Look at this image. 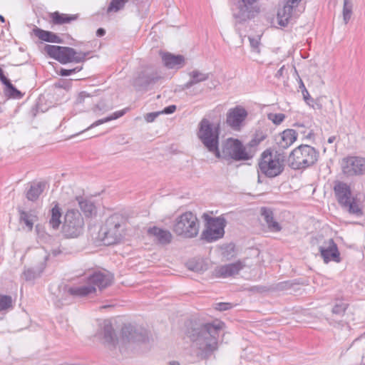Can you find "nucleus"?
<instances>
[{"label": "nucleus", "mask_w": 365, "mask_h": 365, "mask_svg": "<svg viewBox=\"0 0 365 365\" xmlns=\"http://www.w3.org/2000/svg\"><path fill=\"white\" fill-rule=\"evenodd\" d=\"M223 327V322L214 321L188 330L187 336L195 348L197 360L208 358L217 349V339Z\"/></svg>", "instance_id": "1"}, {"label": "nucleus", "mask_w": 365, "mask_h": 365, "mask_svg": "<svg viewBox=\"0 0 365 365\" xmlns=\"http://www.w3.org/2000/svg\"><path fill=\"white\" fill-rule=\"evenodd\" d=\"M113 274L108 271L94 272L88 277L87 284L70 287L68 290L71 295L86 297L96 291V287L102 290L110 286L113 282Z\"/></svg>", "instance_id": "2"}, {"label": "nucleus", "mask_w": 365, "mask_h": 365, "mask_svg": "<svg viewBox=\"0 0 365 365\" xmlns=\"http://www.w3.org/2000/svg\"><path fill=\"white\" fill-rule=\"evenodd\" d=\"M126 219L119 213L108 217L101 229L104 244L110 245L119 243L125 235Z\"/></svg>", "instance_id": "3"}, {"label": "nucleus", "mask_w": 365, "mask_h": 365, "mask_svg": "<svg viewBox=\"0 0 365 365\" xmlns=\"http://www.w3.org/2000/svg\"><path fill=\"white\" fill-rule=\"evenodd\" d=\"M284 157L277 151L270 149L263 151L258 160L257 173L269 178L281 175L284 170Z\"/></svg>", "instance_id": "4"}, {"label": "nucleus", "mask_w": 365, "mask_h": 365, "mask_svg": "<svg viewBox=\"0 0 365 365\" xmlns=\"http://www.w3.org/2000/svg\"><path fill=\"white\" fill-rule=\"evenodd\" d=\"M319 152L312 146L300 145L288 157V165L294 170H304L314 165L318 160Z\"/></svg>", "instance_id": "5"}, {"label": "nucleus", "mask_w": 365, "mask_h": 365, "mask_svg": "<svg viewBox=\"0 0 365 365\" xmlns=\"http://www.w3.org/2000/svg\"><path fill=\"white\" fill-rule=\"evenodd\" d=\"M172 230L178 237L192 239L199 233L200 222L192 212H185L175 219Z\"/></svg>", "instance_id": "6"}, {"label": "nucleus", "mask_w": 365, "mask_h": 365, "mask_svg": "<svg viewBox=\"0 0 365 365\" xmlns=\"http://www.w3.org/2000/svg\"><path fill=\"white\" fill-rule=\"evenodd\" d=\"M220 125L211 123L207 119L203 118L199 124L197 137L204 146L210 152L215 153L217 158L221 154L218 148Z\"/></svg>", "instance_id": "7"}, {"label": "nucleus", "mask_w": 365, "mask_h": 365, "mask_svg": "<svg viewBox=\"0 0 365 365\" xmlns=\"http://www.w3.org/2000/svg\"><path fill=\"white\" fill-rule=\"evenodd\" d=\"M44 51L52 58L62 64L68 63H83L90 54V51H77L74 48L66 46L46 45Z\"/></svg>", "instance_id": "8"}, {"label": "nucleus", "mask_w": 365, "mask_h": 365, "mask_svg": "<svg viewBox=\"0 0 365 365\" xmlns=\"http://www.w3.org/2000/svg\"><path fill=\"white\" fill-rule=\"evenodd\" d=\"M84 220L81 212L74 209L67 210L64 215L61 233L66 238H76L84 230Z\"/></svg>", "instance_id": "9"}, {"label": "nucleus", "mask_w": 365, "mask_h": 365, "mask_svg": "<svg viewBox=\"0 0 365 365\" xmlns=\"http://www.w3.org/2000/svg\"><path fill=\"white\" fill-rule=\"evenodd\" d=\"M202 218L205 222V229L202 233V239L207 242H212L223 237L227 225V221L223 216L212 217L204 213Z\"/></svg>", "instance_id": "10"}, {"label": "nucleus", "mask_w": 365, "mask_h": 365, "mask_svg": "<svg viewBox=\"0 0 365 365\" xmlns=\"http://www.w3.org/2000/svg\"><path fill=\"white\" fill-rule=\"evenodd\" d=\"M231 10L236 22L242 24L259 14V6L257 0H236Z\"/></svg>", "instance_id": "11"}, {"label": "nucleus", "mask_w": 365, "mask_h": 365, "mask_svg": "<svg viewBox=\"0 0 365 365\" xmlns=\"http://www.w3.org/2000/svg\"><path fill=\"white\" fill-rule=\"evenodd\" d=\"M304 9L303 0H284V5L277 11L278 24L285 27L292 18H297Z\"/></svg>", "instance_id": "12"}, {"label": "nucleus", "mask_w": 365, "mask_h": 365, "mask_svg": "<svg viewBox=\"0 0 365 365\" xmlns=\"http://www.w3.org/2000/svg\"><path fill=\"white\" fill-rule=\"evenodd\" d=\"M222 153L224 158H230L236 161L248 160L254 155L250 151H247L240 140L232 138L223 145Z\"/></svg>", "instance_id": "13"}, {"label": "nucleus", "mask_w": 365, "mask_h": 365, "mask_svg": "<svg viewBox=\"0 0 365 365\" xmlns=\"http://www.w3.org/2000/svg\"><path fill=\"white\" fill-rule=\"evenodd\" d=\"M342 172L347 177L365 175V158L358 156H349L343 159Z\"/></svg>", "instance_id": "14"}, {"label": "nucleus", "mask_w": 365, "mask_h": 365, "mask_svg": "<svg viewBox=\"0 0 365 365\" xmlns=\"http://www.w3.org/2000/svg\"><path fill=\"white\" fill-rule=\"evenodd\" d=\"M160 78V75L153 68H145L139 72L133 79V86L136 90H145L151 85L155 83Z\"/></svg>", "instance_id": "15"}, {"label": "nucleus", "mask_w": 365, "mask_h": 365, "mask_svg": "<svg viewBox=\"0 0 365 365\" xmlns=\"http://www.w3.org/2000/svg\"><path fill=\"white\" fill-rule=\"evenodd\" d=\"M319 252L326 264L331 261L339 263L341 260L337 245L331 238L323 241L319 246Z\"/></svg>", "instance_id": "16"}, {"label": "nucleus", "mask_w": 365, "mask_h": 365, "mask_svg": "<svg viewBox=\"0 0 365 365\" xmlns=\"http://www.w3.org/2000/svg\"><path fill=\"white\" fill-rule=\"evenodd\" d=\"M247 111L242 106L231 108L227 113L226 123L235 130H240L242 123L247 116Z\"/></svg>", "instance_id": "17"}, {"label": "nucleus", "mask_w": 365, "mask_h": 365, "mask_svg": "<svg viewBox=\"0 0 365 365\" xmlns=\"http://www.w3.org/2000/svg\"><path fill=\"white\" fill-rule=\"evenodd\" d=\"M245 267V264L238 260L234 263L216 267L213 274L216 277L227 278L238 274Z\"/></svg>", "instance_id": "18"}, {"label": "nucleus", "mask_w": 365, "mask_h": 365, "mask_svg": "<svg viewBox=\"0 0 365 365\" xmlns=\"http://www.w3.org/2000/svg\"><path fill=\"white\" fill-rule=\"evenodd\" d=\"M122 339L127 342L144 341L146 335L142 331L138 329L131 324L124 325L121 329Z\"/></svg>", "instance_id": "19"}, {"label": "nucleus", "mask_w": 365, "mask_h": 365, "mask_svg": "<svg viewBox=\"0 0 365 365\" xmlns=\"http://www.w3.org/2000/svg\"><path fill=\"white\" fill-rule=\"evenodd\" d=\"M341 208L347 212L349 215H354L357 217L364 216V203L361 200L360 196L356 195L353 196L341 205Z\"/></svg>", "instance_id": "20"}, {"label": "nucleus", "mask_w": 365, "mask_h": 365, "mask_svg": "<svg viewBox=\"0 0 365 365\" xmlns=\"http://www.w3.org/2000/svg\"><path fill=\"white\" fill-rule=\"evenodd\" d=\"M334 192L340 206L353 197L350 185L342 181L336 180L334 182Z\"/></svg>", "instance_id": "21"}, {"label": "nucleus", "mask_w": 365, "mask_h": 365, "mask_svg": "<svg viewBox=\"0 0 365 365\" xmlns=\"http://www.w3.org/2000/svg\"><path fill=\"white\" fill-rule=\"evenodd\" d=\"M163 62L168 68L180 69L185 66V59L182 55H174L170 53H161Z\"/></svg>", "instance_id": "22"}, {"label": "nucleus", "mask_w": 365, "mask_h": 365, "mask_svg": "<svg viewBox=\"0 0 365 365\" xmlns=\"http://www.w3.org/2000/svg\"><path fill=\"white\" fill-rule=\"evenodd\" d=\"M148 235L155 237L160 245H168L172 242L173 235L168 230H164L158 227H150L148 230Z\"/></svg>", "instance_id": "23"}, {"label": "nucleus", "mask_w": 365, "mask_h": 365, "mask_svg": "<svg viewBox=\"0 0 365 365\" xmlns=\"http://www.w3.org/2000/svg\"><path fill=\"white\" fill-rule=\"evenodd\" d=\"M102 334L103 344L110 349L115 348L118 344V338L110 322H106L104 323Z\"/></svg>", "instance_id": "24"}, {"label": "nucleus", "mask_w": 365, "mask_h": 365, "mask_svg": "<svg viewBox=\"0 0 365 365\" xmlns=\"http://www.w3.org/2000/svg\"><path fill=\"white\" fill-rule=\"evenodd\" d=\"M260 214L272 232H279L282 227L279 222L274 220L273 212L270 208L262 207L260 209Z\"/></svg>", "instance_id": "25"}, {"label": "nucleus", "mask_w": 365, "mask_h": 365, "mask_svg": "<svg viewBox=\"0 0 365 365\" xmlns=\"http://www.w3.org/2000/svg\"><path fill=\"white\" fill-rule=\"evenodd\" d=\"M0 81L5 86L4 91L6 96L13 98H21L23 96L21 91L16 89L10 80L5 76L4 70L1 68H0Z\"/></svg>", "instance_id": "26"}, {"label": "nucleus", "mask_w": 365, "mask_h": 365, "mask_svg": "<svg viewBox=\"0 0 365 365\" xmlns=\"http://www.w3.org/2000/svg\"><path fill=\"white\" fill-rule=\"evenodd\" d=\"M297 140V133L294 129H287L280 134V139L277 142L278 146L282 149H287Z\"/></svg>", "instance_id": "27"}, {"label": "nucleus", "mask_w": 365, "mask_h": 365, "mask_svg": "<svg viewBox=\"0 0 365 365\" xmlns=\"http://www.w3.org/2000/svg\"><path fill=\"white\" fill-rule=\"evenodd\" d=\"M190 80L183 85V90L188 89L195 84L207 81L209 73H203L199 70H193L188 73Z\"/></svg>", "instance_id": "28"}, {"label": "nucleus", "mask_w": 365, "mask_h": 365, "mask_svg": "<svg viewBox=\"0 0 365 365\" xmlns=\"http://www.w3.org/2000/svg\"><path fill=\"white\" fill-rule=\"evenodd\" d=\"M33 33L42 41L51 43H62V39L56 34L51 31H44L41 29L36 27L33 29Z\"/></svg>", "instance_id": "29"}, {"label": "nucleus", "mask_w": 365, "mask_h": 365, "mask_svg": "<svg viewBox=\"0 0 365 365\" xmlns=\"http://www.w3.org/2000/svg\"><path fill=\"white\" fill-rule=\"evenodd\" d=\"M46 267L45 261L41 262L37 267H30L25 269L22 276L27 282H31L39 277Z\"/></svg>", "instance_id": "30"}, {"label": "nucleus", "mask_w": 365, "mask_h": 365, "mask_svg": "<svg viewBox=\"0 0 365 365\" xmlns=\"http://www.w3.org/2000/svg\"><path fill=\"white\" fill-rule=\"evenodd\" d=\"M44 187L45 184L41 182L31 185L26 195V198L30 201H36L43 192Z\"/></svg>", "instance_id": "31"}, {"label": "nucleus", "mask_w": 365, "mask_h": 365, "mask_svg": "<svg viewBox=\"0 0 365 365\" xmlns=\"http://www.w3.org/2000/svg\"><path fill=\"white\" fill-rule=\"evenodd\" d=\"M61 209L58 207V205L56 204L54 207L51 210V218L49 220L50 226L54 230H58L60 225L61 224Z\"/></svg>", "instance_id": "32"}, {"label": "nucleus", "mask_w": 365, "mask_h": 365, "mask_svg": "<svg viewBox=\"0 0 365 365\" xmlns=\"http://www.w3.org/2000/svg\"><path fill=\"white\" fill-rule=\"evenodd\" d=\"M51 16L55 24H68L76 19V16L60 14L58 11L52 13Z\"/></svg>", "instance_id": "33"}, {"label": "nucleus", "mask_w": 365, "mask_h": 365, "mask_svg": "<svg viewBox=\"0 0 365 365\" xmlns=\"http://www.w3.org/2000/svg\"><path fill=\"white\" fill-rule=\"evenodd\" d=\"M76 200L78 202L81 210L85 214V215L87 217L91 216L95 211V205L93 203L89 200H84L81 197H77Z\"/></svg>", "instance_id": "34"}, {"label": "nucleus", "mask_w": 365, "mask_h": 365, "mask_svg": "<svg viewBox=\"0 0 365 365\" xmlns=\"http://www.w3.org/2000/svg\"><path fill=\"white\" fill-rule=\"evenodd\" d=\"M124 114H125L124 110L116 111L108 117H106L104 118L99 119V120H96V122L92 123L90 126H88L86 129H85V130H89L91 128H93L94 127L100 125L103 123L109 122L110 120L118 119V118L123 116Z\"/></svg>", "instance_id": "35"}, {"label": "nucleus", "mask_w": 365, "mask_h": 365, "mask_svg": "<svg viewBox=\"0 0 365 365\" xmlns=\"http://www.w3.org/2000/svg\"><path fill=\"white\" fill-rule=\"evenodd\" d=\"M294 126L297 128V130H295L297 136L301 135L302 138L306 140H311L313 138L314 131L312 129L299 123H296Z\"/></svg>", "instance_id": "36"}, {"label": "nucleus", "mask_w": 365, "mask_h": 365, "mask_svg": "<svg viewBox=\"0 0 365 365\" xmlns=\"http://www.w3.org/2000/svg\"><path fill=\"white\" fill-rule=\"evenodd\" d=\"M13 307V300L11 296L0 294V312H7Z\"/></svg>", "instance_id": "37"}, {"label": "nucleus", "mask_w": 365, "mask_h": 365, "mask_svg": "<svg viewBox=\"0 0 365 365\" xmlns=\"http://www.w3.org/2000/svg\"><path fill=\"white\" fill-rule=\"evenodd\" d=\"M187 267L188 269L196 272H203L207 269V264H205L202 261L196 260L187 262Z\"/></svg>", "instance_id": "38"}, {"label": "nucleus", "mask_w": 365, "mask_h": 365, "mask_svg": "<svg viewBox=\"0 0 365 365\" xmlns=\"http://www.w3.org/2000/svg\"><path fill=\"white\" fill-rule=\"evenodd\" d=\"M353 4L351 0H344L343 19L346 24L351 19Z\"/></svg>", "instance_id": "39"}, {"label": "nucleus", "mask_w": 365, "mask_h": 365, "mask_svg": "<svg viewBox=\"0 0 365 365\" xmlns=\"http://www.w3.org/2000/svg\"><path fill=\"white\" fill-rule=\"evenodd\" d=\"M128 0H112L107 9V12H118L123 9Z\"/></svg>", "instance_id": "40"}, {"label": "nucleus", "mask_w": 365, "mask_h": 365, "mask_svg": "<svg viewBox=\"0 0 365 365\" xmlns=\"http://www.w3.org/2000/svg\"><path fill=\"white\" fill-rule=\"evenodd\" d=\"M285 115L284 113H269L267 118L274 125H280L285 119Z\"/></svg>", "instance_id": "41"}, {"label": "nucleus", "mask_w": 365, "mask_h": 365, "mask_svg": "<svg viewBox=\"0 0 365 365\" xmlns=\"http://www.w3.org/2000/svg\"><path fill=\"white\" fill-rule=\"evenodd\" d=\"M248 39H249V41L250 43L252 51L259 53H260V49H259L260 36H257L256 37L249 36Z\"/></svg>", "instance_id": "42"}, {"label": "nucleus", "mask_w": 365, "mask_h": 365, "mask_svg": "<svg viewBox=\"0 0 365 365\" xmlns=\"http://www.w3.org/2000/svg\"><path fill=\"white\" fill-rule=\"evenodd\" d=\"M29 217L30 216L28 212L24 210L20 211V220L24 222L25 225L29 228V230H31L34 223Z\"/></svg>", "instance_id": "43"}, {"label": "nucleus", "mask_w": 365, "mask_h": 365, "mask_svg": "<svg viewBox=\"0 0 365 365\" xmlns=\"http://www.w3.org/2000/svg\"><path fill=\"white\" fill-rule=\"evenodd\" d=\"M347 309V304L344 302H340L339 304H336L333 309H332V313L337 314V315H342L346 309Z\"/></svg>", "instance_id": "44"}, {"label": "nucleus", "mask_w": 365, "mask_h": 365, "mask_svg": "<svg viewBox=\"0 0 365 365\" xmlns=\"http://www.w3.org/2000/svg\"><path fill=\"white\" fill-rule=\"evenodd\" d=\"M83 68L82 66H77L72 69H66V68H61L58 74L62 76H68L73 73H75L76 72H78L81 71Z\"/></svg>", "instance_id": "45"}, {"label": "nucleus", "mask_w": 365, "mask_h": 365, "mask_svg": "<svg viewBox=\"0 0 365 365\" xmlns=\"http://www.w3.org/2000/svg\"><path fill=\"white\" fill-rule=\"evenodd\" d=\"M299 88L301 89V91L302 93L303 98H304V101L307 103H309L308 101L309 99H311L310 95H309L307 89L306 88L302 80L299 77Z\"/></svg>", "instance_id": "46"}, {"label": "nucleus", "mask_w": 365, "mask_h": 365, "mask_svg": "<svg viewBox=\"0 0 365 365\" xmlns=\"http://www.w3.org/2000/svg\"><path fill=\"white\" fill-rule=\"evenodd\" d=\"M292 284L289 281L281 282L275 285L274 289L277 290H286L292 287Z\"/></svg>", "instance_id": "47"}, {"label": "nucleus", "mask_w": 365, "mask_h": 365, "mask_svg": "<svg viewBox=\"0 0 365 365\" xmlns=\"http://www.w3.org/2000/svg\"><path fill=\"white\" fill-rule=\"evenodd\" d=\"M232 308L230 303L220 302L216 304L215 309L219 311H226Z\"/></svg>", "instance_id": "48"}, {"label": "nucleus", "mask_w": 365, "mask_h": 365, "mask_svg": "<svg viewBox=\"0 0 365 365\" xmlns=\"http://www.w3.org/2000/svg\"><path fill=\"white\" fill-rule=\"evenodd\" d=\"M160 112H153L147 113L145 116V119L147 122L151 123L155 120V118L160 115Z\"/></svg>", "instance_id": "49"}, {"label": "nucleus", "mask_w": 365, "mask_h": 365, "mask_svg": "<svg viewBox=\"0 0 365 365\" xmlns=\"http://www.w3.org/2000/svg\"><path fill=\"white\" fill-rule=\"evenodd\" d=\"M91 96L85 91H82L78 94L77 98V103H83L86 98H90Z\"/></svg>", "instance_id": "50"}, {"label": "nucleus", "mask_w": 365, "mask_h": 365, "mask_svg": "<svg viewBox=\"0 0 365 365\" xmlns=\"http://www.w3.org/2000/svg\"><path fill=\"white\" fill-rule=\"evenodd\" d=\"M175 110H176V106L175 105H171V106L165 107L161 113H165V114H171V113H174L175 111Z\"/></svg>", "instance_id": "51"}, {"label": "nucleus", "mask_w": 365, "mask_h": 365, "mask_svg": "<svg viewBox=\"0 0 365 365\" xmlns=\"http://www.w3.org/2000/svg\"><path fill=\"white\" fill-rule=\"evenodd\" d=\"M226 248H227V250L225 252H224L223 255L225 257L229 258L230 253H226V252H228V250L230 252H233L235 246L233 245H229L228 246H227Z\"/></svg>", "instance_id": "52"}, {"label": "nucleus", "mask_w": 365, "mask_h": 365, "mask_svg": "<svg viewBox=\"0 0 365 365\" xmlns=\"http://www.w3.org/2000/svg\"><path fill=\"white\" fill-rule=\"evenodd\" d=\"M284 66H282L276 73L275 77L277 78H280L283 76L284 74Z\"/></svg>", "instance_id": "53"}, {"label": "nucleus", "mask_w": 365, "mask_h": 365, "mask_svg": "<svg viewBox=\"0 0 365 365\" xmlns=\"http://www.w3.org/2000/svg\"><path fill=\"white\" fill-rule=\"evenodd\" d=\"M252 290H255L257 292H262L267 290L266 287L261 286H255L252 288Z\"/></svg>", "instance_id": "54"}, {"label": "nucleus", "mask_w": 365, "mask_h": 365, "mask_svg": "<svg viewBox=\"0 0 365 365\" xmlns=\"http://www.w3.org/2000/svg\"><path fill=\"white\" fill-rule=\"evenodd\" d=\"M105 34H106V30L103 28H99L96 31V36L98 37H101V36H104Z\"/></svg>", "instance_id": "55"}, {"label": "nucleus", "mask_w": 365, "mask_h": 365, "mask_svg": "<svg viewBox=\"0 0 365 365\" xmlns=\"http://www.w3.org/2000/svg\"><path fill=\"white\" fill-rule=\"evenodd\" d=\"M336 140V137L335 136H331L328 139V143H334V141Z\"/></svg>", "instance_id": "56"}, {"label": "nucleus", "mask_w": 365, "mask_h": 365, "mask_svg": "<svg viewBox=\"0 0 365 365\" xmlns=\"http://www.w3.org/2000/svg\"><path fill=\"white\" fill-rule=\"evenodd\" d=\"M96 108L100 110L104 109V108L103 106H101V104H97L96 106Z\"/></svg>", "instance_id": "57"}, {"label": "nucleus", "mask_w": 365, "mask_h": 365, "mask_svg": "<svg viewBox=\"0 0 365 365\" xmlns=\"http://www.w3.org/2000/svg\"><path fill=\"white\" fill-rule=\"evenodd\" d=\"M170 365H180L178 361H172L170 363Z\"/></svg>", "instance_id": "58"}, {"label": "nucleus", "mask_w": 365, "mask_h": 365, "mask_svg": "<svg viewBox=\"0 0 365 365\" xmlns=\"http://www.w3.org/2000/svg\"><path fill=\"white\" fill-rule=\"evenodd\" d=\"M0 21L1 22H5V19H4V17L2 15H0Z\"/></svg>", "instance_id": "59"}, {"label": "nucleus", "mask_w": 365, "mask_h": 365, "mask_svg": "<svg viewBox=\"0 0 365 365\" xmlns=\"http://www.w3.org/2000/svg\"><path fill=\"white\" fill-rule=\"evenodd\" d=\"M216 87V84L214 82H212V86L210 87V89Z\"/></svg>", "instance_id": "60"}, {"label": "nucleus", "mask_w": 365, "mask_h": 365, "mask_svg": "<svg viewBox=\"0 0 365 365\" xmlns=\"http://www.w3.org/2000/svg\"><path fill=\"white\" fill-rule=\"evenodd\" d=\"M259 174H260V173H258V180H257V181H258V182H259V183H261V182H262V181H261V179H260L261 178H260Z\"/></svg>", "instance_id": "61"}]
</instances>
